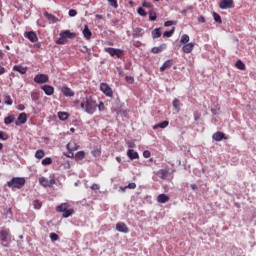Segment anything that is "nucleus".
I'll use <instances>...</instances> for the list:
<instances>
[{
  "mask_svg": "<svg viewBox=\"0 0 256 256\" xmlns=\"http://www.w3.org/2000/svg\"><path fill=\"white\" fill-rule=\"evenodd\" d=\"M125 80L127 81V83H129L130 85H133V83H135V78H133L132 76H126Z\"/></svg>",
  "mask_w": 256,
  "mask_h": 256,
  "instance_id": "nucleus-50",
  "label": "nucleus"
},
{
  "mask_svg": "<svg viewBox=\"0 0 256 256\" xmlns=\"http://www.w3.org/2000/svg\"><path fill=\"white\" fill-rule=\"evenodd\" d=\"M198 23H205V17L204 16H199L198 17Z\"/></svg>",
  "mask_w": 256,
  "mask_h": 256,
  "instance_id": "nucleus-59",
  "label": "nucleus"
},
{
  "mask_svg": "<svg viewBox=\"0 0 256 256\" xmlns=\"http://www.w3.org/2000/svg\"><path fill=\"white\" fill-rule=\"evenodd\" d=\"M143 35H145V31L142 28L136 27L133 29V37H143Z\"/></svg>",
  "mask_w": 256,
  "mask_h": 256,
  "instance_id": "nucleus-16",
  "label": "nucleus"
},
{
  "mask_svg": "<svg viewBox=\"0 0 256 256\" xmlns=\"http://www.w3.org/2000/svg\"><path fill=\"white\" fill-rule=\"evenodd\" d=\"M167 127H169V121L165 120V121H163V122H161V123H159V124L154 125V126H153V129H154V130H155V129H165V128H167Z\"/></svg>",
  "mask_w": 256,
  "mask_h": 256,
  "instance_id": "nucleus-23",
  "label": "nucleus"
},
{
  "mask_svg": "<svg viewBox=\"0 0 256 256\" xmlns=\"http://www.w3.org/2000/svg\"><path fill=\"white\" fill-rule=\"evenodd\" d=\"M108 3L111 7H114V9H117L119 5L117 4V0H108Z\"/></svg>",
  "mask_w": 256,
  "mask_h": 256,
  "instance_id": "nucleus-44",
  "label": "nucleus"
},
{
  "mask_svg": "<svg viewBox=\"0 0 256 256\" xmlns=\"http://www.w3.org/2000/svg\"><path fill=\"white\" fill-rule=\"evenodd\" d=\"M163 49H167V44H161L159 47H153L151 51L154 54H158L161 53Z\"/></svg>",
  "mask_w": 256,
  "mask_h": 256,
  "instance_id": "nucleus-24",
  "label": "nucleus"
},
{
  "mask_svg": "<svg viewBox=\"0 0 256 256\" xmlns=\"http://www.w3.org/2000/svg\"><path fill=\"white\" fill-rule=\"evenodd\" d=\"M213 17L216 23H219V24L223 23V20L221 19V16L218 13L213 12Z\"/></svg>",
  "mask_w": 256,
  "mask_h": 256,
  "instance_id": "nucleus-36",
  "label": "nucleus"
},
{
  "mask_svg": "<svg viewBox=\"0 0 256 256\" xmlns=\"http://www.w3.org/2000/svg\"><path fill=\"white\" fill-rule=\"evenodd\" d=\"M48 81H49V75H46V74H38L34 77L35 83L43 84V83H47Z\"/></svg>",
  "mask_w": 256,
  "mask_h": 256,
  "instance_id": "nucleus-7",
  "label": "nucleus"
},
{
  "mask_svg": "<svg viewBox=\"0 0 256 256\" xmlns=\"http://www.w3.org/2000/svg\"><path fill=\"white\" fill-rule=\"evenodd\" d=\"M116 231H119V233H129V227L124 222H118L116 224Z\"/></svg>",
  "mask_w": 256,
  "mask_h": 256,
  "instance_id": "nucleus-10",
  "label": "nucleus"
},
{
  "mask_svg": "<svg viewBox=\"0 0 256 256\" xmlns=\"http://www.w3.org/2000/svg\"><path fill=\"white\" fill-rule=\"evenodd\" d=\"M195 47V43L193 42H190V43H187L183 46L182 48V51L184 53H191V51H193V48Z\"/></svg>",
  "mask_w": 256,
  "mask_h": 256,
  "instance_id": "nucleus-15",
  "label": "nucleus"
},
{
  "mask_svg": "<svg viewBox=\"0 0 256 256\" xmlns=\"http://www.w3.org/2000/svg\"><path fill=\"white\" fill-rule=\"evenodd\" d=\"M105 53H109L111 57H117V59H121L123 57V50L122 49H116L113 47H108L104 49Z\"/></svg>",
  "mask_w": 256,
  "mask_h": 256,
  "instance_id": "nucleus-3",
  "label": "nucleus"
},
{
  "mask_svg": "<svg viewBox=\"0 0 256 256\" xmlns=\"http://www.w3.org/2000/svg\"><path fill=\"white\" fill-rule=\"evenodd\" d=\"M172 105L174 107V109H176L177 113H179V111H181V106L183 104H181V102L179 101V99L175 98L172 102Z\"/></svg>",
  "mask_w": 256,
  "mask_h": 256,
  "instance_id": "nucleus-25",
  "label": "nucleus"
},
{
  "mask_svg": "<svg viewBox=\"0 0 256 256\" xmlns=\"http://www.w3.org/2000/svg\"><path fill=\"white\" fill-rule=\"evenodd\" d=\"M15 121V116L14 115H9L4 119L5 125H11Z\"/></svg>",
  "mask_w": 256,
  "mask_h": 256,
  "instance_id": "nucleus-31",
  "label": "nucleus"
},
{
  "mask_svg": "<svg viewBox=\"0 0 256 256\" xmlns=\"http://www.w3.org/2000/svg\"><path fill=\"white\" fill-rule=\"evenodd\" d=\"M60 37H64L66 39H73V37H76L75 33H71V31L66 30L60 33Z\"/></svg>",
  "mask_w": 256,
  "mask_h": 256,
  "instance_id": "nucleus-21",
  "label": "nucleus"
},
{
  "mask_svg": "<svg viewBox=\"0 0 256 256\" xmlns=\"http://www.w3.org/2000/svg\"><path fill=\"white\" fill-rule=\"evenodd\" d=\"M158 203H169V196L166 194H159L157 197Z\"/></svg>",
  "mask_w": 256,
  "mask_h": 256,
  "instance_id": "nucleus-22",
  "label": "nucleus"
},
{
  "mask_svg": "<svg viewBox=\"0 0 256 256\" xmlns=\"http://www.w3.org/2000/svg\"><path fill=\"white\" fill-rule=\"evenodd\" d=\"M36 159H43L45 157V151L43 150H37L35 153Z\"/></svg>",
  "mask_w": 256,
  "mask_h": 256,
  "instance_id": "nucleus-34",
  "label": "nucleus"
},
{
  "mask_svg": "<svg viewBox=\"0 0 256 256\" xmlns=\"http://www.w3.org/2000/svg\"><path fill=\"white\" fill-rule=\"evenodd\" d=\"M4 103L5 105H13V100L11 99V96H5Z\"/></svg>",
  "mask_w": 256,
  "mask_h": 256,
  "instance_id": "nucleus-41",
  "label": "nucleus"
},
{
  "mask_svg": "<svg viewBox=\"0 0 256 256\" xmlns=\"http://www.w3.org/2000/svg\"><path fill=\"white\" fill-rule=\"evenodd\" d=\"M39 183L42 185V187H53V185L56 183L55 176H50V180L45 177H40Z\"/></svg>",
  "mask_w": 256,
  "mask_h": 256,
  "instance_id": "nucleus-4",
  "label": "nucleus"
},
{
  "mask_svg": "<svg viewBox=\"0 0 256 256\" xmlns=\"http://www.w3.org/2000/svg\"><path fill=\"white\" fill-rule=\"evenodd\" d=\"M13 71H17L21 75H25V73H27V67H23L22 65H15L13 67Z\"/></svg>",
  "mask_w": 256,
  "mask_h": 256,
  "instance_id": "nucleus-17",
  "label": "nucleus"
},
{
  "mask_svg": "<svg viewBox=\"0 0 256 256\" xmlns=\"http://www.w3.org/2000/svg\"><path fill=\"white\" fill-rule=\"evenodd\" d=\"M73 145H75V143H68L67 144L68 151H77V147H75Z\"/></svg>",
  "mask_w": 256,
  "mask_h": 256,
  "instance_id": "nucleus-46",
  "label": "nucleus"
},
{
  "mask_svg": "<svg viewBox=\"0 0 256 256\" xmlns=\"http://www.w3.org/2000/svg\"><path fill=\"white\" fill-rule=\"evenodd\" d=\"M69 17H75L77 15V10L71 9L68 12Z\"/></svg>",
  "mask_w": 256,
  "mask_h": 256,
  "instance_id": "nucleus-54",
  "label": "nucleus"
},
{
  "mask_svg": "<svg viewBox=\"0 0 256 256\" xmlns=\"http://www.w3.org/2000/svg\"><path fill=\"white\" fill-rule=\"evenodd\" d=\"M149 19L150 21H157V13H155V10H149Z\"/></svg>",
  "mask_w": 256,
  "mask_h": 256,
  "instance_id": "nucleus-32",
  "label": "nucleus"
},
{
  "mask_svg": "<svg viewBox=\"0 0 256 256\" xmlns=\"http://www.w3.org/2000/svg\"><path fill=\"white\" fill-rule=\"evenodd\" d=\"M212 139L214 141H223V139H227V136L223 132H216L212 135Z\"/></svg>",
  "mask_w": 256,
  "mask_h": 256,
  "instance_id": "nucleus-13",
  "label": "nucleus"
},
{
  "mask_svg": "<svg viewBox=\"0 0 256 256\" xmlns=\"http://www.w3.org/2000/svg\"><path fill=\"white\" fill-rule=\"evenodd\" d=\"M4 215L6 216V219H13V212L11 208L4 210Z\"/></svg>",
  "mask_w": 256,
  "mask_h": 256,
  "instance_id": "nucleus-33",
  "label": "nucleus"
},
{
  "mask_svg": "<svg viewBox=\"0 0 256 256\" xmlns=\"http://www.w3.org/2000/svg\"><path fill=\"white\" fill-rule=\"evenodd\" d=\"M66 209H69V205L67 203H64L60 206H57L56 211H58V213H64Z\"/></svg>",
  "mask_w": 256,
  "mask_h": 256,
  "instance_id": "nucleus-28",
  "label": "nucleus"
},
{
  "mask_svg": "<svg viewBox=\"0 0 256 256\" xmlns=\"http://www.w3.org/2000/svg\"><path fill=\"white\" fill-rule=\"evenodd\" d=\"M27 123V114L25 112H22L19 114L17 120L15 121L16 127H19V125H25Z\"/></svg>",
  "mask_w": 256,
  "mask_h": 256,
  "instance_id": "nucleus-8",
  "label": "nucleus"
},
{
  "mask_svg": "<svg viewBox=\"0 0 256 256\" xmlns=\"http://www.w3.org/2000/svg\"><path fill=\"white\" fill-rule=\"evenodd\" d=\"M159 173H160V177H161V179H166L167 178V175H169V170H165V169H161L160 171H159Z\"/></svg>",
  "mask_w": 256,
  "mask_h": 256,
  "instance_id": "nucleus-38",
  "label": "nucleus"
},
{
  "mask_svg": "<svg viewBox=\"0 0 256 256\" xmlns=\"http://www.w3.org/2000/svg\"><path fill=\"white\" fill-rule=\"evenodd\" d=\"M153 39H159L161 37V28H156L152 31Z\"/></svg>",
  "mask_w": 256,
  "mask_h": 256,
  "instance_id": "nucleus-30",
  "label": "nucleus"
},
{
  "mask_svg": "<svg viewBox=\"0 0 256 256\" xmlns=\"http://www.w3.org/2000/svg\"><path fill=\"white\" fill-rule=\"evenodd\" d=\"M53 163V160L49 157L42 160V165H51Z\"/></svg>",
  "mask_w": 256,
  "mask_h": 256,
  "instance_id": "nucleus-43",
  "label": "nucleus"
},
{
  "mask_svg": "<svg viewBox=\"0 0 256 256\" xmlns=\"http://www.w3.org/2000/svg\"><path fill=\"white\" fill-rule=\"evenodd\" d=\"M191 189H193V191H195L197 189V186L195 184H191Z\"/></svg>",
  "mask_w": 256,
  "mask_h": 256,
  "instance_id": "nucleus-64",
  "label": "nucleus"
},
{
  "mask_svg": "<svg viewBox=\"0 0 256 256\" xmlns=\"http://www.w3.org/2000/svg\"><path fill=\"white\" fill-rule=\"evenodd\" d=\"M235 7V1L233 0H221L219 3L220 9H233Z\"/></svg>",
  "mask_w": 256,
  "mask_h": 256,
  "instance_id": "nucleus-6",
  "label": "nucleus"
},
{
  "mask_svg": "<svg viewBox=\"0 0 256 256\" xmlns=\"http://www.w3.org/2000/svg\"><path fill=\"white\" fill-rule=\"evenodd\" d=\"M24 37H26V39H29V41H31V43H37V41H39L37 34L33 31L25 32Z\"/></svg>",
  "mask_w": 256,
  "mask_h": 256,
  "instance_id": "nucleus-9",
  "label": "nucleus"
},
{
  "mask_svg": "<svg viewBox=\"0 0 256 256\" xmlns=\"http://www.w3.org/2000/svg\"><path fill=\"white\" fill-rule=\"evenodd\" d=\"M173 66V59L167 60L163 63V65L160 67V71L163 72L166 69H169V67Z\"/></svg>",
  "mask_w": 256,
  "mask_h": 256,
  "instance_id": "nucleus-20",
  "label": "nucleus"
},
{
  "mask_svg": "<svg viewBox=\"0 0 256 256\" xmlns=\"http://www.w3.org/2000/svg\"><path fill=\"white\" fill-rule=\"evenodd\" d=\"M45 17L49 20V21H55V17L53 16V14H49V12L45 13Z\"/></svg>",
  "mask_w": 256,
  "mask_h": 256,
  "instance_id": "nucleus-53",
  "label": "nucleus"
},
{
  "mask_svg": "<svg viewBox=\"0 0 256 256\" xmlns=\"http://www.w3.org/2000/svg\"><path fill=\"white\" fill-rule=\"evenodd\" d=\"M171 25H177V21L168 20L164 23V27H171Z\"/></svg>",
  "mask_w": 256,
  "mask_h": 256,
  "instance_id": "nucleus-51",
  "label": "nucleus"
},
{
  "mask_svg": "<svg viewBox=\"0 0 256 256\" xmlns=\"http://www.w3.org/2000/svg\"><path fill=\"white\" fill-rule=\"evenodd\" d=\"M19 111H23L25 109V106L23 104H20L18 106Z\"/></svg>",
  "mask_w": 256,
  "mask_h": 256,
  "instance_id": "nucleus-61",
  "label": "nucleus"
},
{
  "mask_svg": "<svg viewBox=\"0 0 256 256\" xmlns=\"http://www.w3.org/2000/svg\"><path fill=\"white\" fill-rule=\"evenodd\" d=\"M82 33H83L85 39H87V40L91 39V36L93 35V33H91V30L89 29L88 25L84 26Z\"/></svg>",
  "mask_w": 256,
  "mask_h": 256,
  "instance_id": "nucleus-18",
  "label": "nucleus"
},
{
  "mask_svg": "<svg viewBox=\"0 0 256 256\" xmlns=\"http://www.w3.org/2000/svg\"><path fill=\"white\" fill-rule=\"evenodd\" d=\"M235 67H236L237 69H239L240 71H245V69H246L245 63H243L241 60H238V61L235 63Z\"/></svg>",
  "mask_w": 256,
  "mask_h": 256,
  "instance_id": "nucleus-29",
  "label": "nucleus"
},
{
  "mask_svg": "<svg viewBox=\"0 0 256 256\" xmlns=\"http://www.w3.org/2000/svg\"><path fill=\"white\" fill-rule=\"evenodd\" d=\"M128 147H129V149H133V147H134L133 142H128Z\"/></svg>",
  "mask_w": 256,
  "mask_h": 256,
  "instance_id": "nucleus-62",
  "label": "nucleus"
},
{
  "mask_svg": "<svg viewBox=\"0 0 256 256\" xmlns=\"http://www.w3.org/2000/svg\"><path fill=\"white\" fill-rule=\"evenodd\" d=\"M61 93L64 95V97H75V92H73V90L67 86H63L61 88Z\"/></svg>",
  "mask_w": 256,
  "mask_h": 256,
  "instance_id": "nucleus-11",
  "label": "nucleus"
},
{
  "mask_svg": "<svg viewBox=\"0 0 256 256\" xmlns=\"http://www.w3.org/2000/svg\"><path fill=\"white\" fill-rule=\"evenodd\" d=\"M76 158L77 159H85V152L84 151H79L76 153Z\"/></svg>",
  "mask_w": 256,
  "mask_h": 256,
  "instance_id": "nucleus-49",
  "label": "nucleus"
},
{
  "mask_svg": "<svg viewBox=\"0 0 256 256\" xmlns=\"http://www.w3.org/2000/svg\"><path fill=\"white\" fill-rule=\"evenodd\" d=\"M41 89H43L45 95H53L55 93V88L51 85H43Z\"/></svg>",
  "mask_w": 256,
  "mask_h": 256,
  "instance_id": "nucleus-12",
  "label": "nucleus"
},
{
  "mask_svg": "<svg viewBox=\"0 0 256 256\" xmlns=\"http://www.w3.org/2000/svg\"><path fill=\"white\" fill-rule=\"evenodd\" d=\"M180 43H182L183 45L189 43V35L183 34L181 39H180Z\"/></svg>",
  "mask_w": 256,
  "mask_h": 256,
  "instance_id": "nucleus-35",
  "label": "nucleus"
},
{
  "mask_svg": "<svg viewBox=\"0 0 256 256\" xmlns=\"http://www.w3.org/2000/svg\"><path fill=\"white\" fill-rule=\"evenodd\" d=\"M100 91L106 95V97H113V90L111 89V86L107 83H101L100 84Z\"/></svg>",
  "mask_w": 256,
  "mask_h": 256,
  "instance_id": "nucleus-5",
  "label": "nucleus"
},
{
  "mask_svg": "<svg viewBox=\"0 0 256 256\" xmlns=\"http://www.w3.org/2000/svg\"><path fill=\"white\" fill-rule=\"evenodd\" d=\"M143 157H144L145 159H149V157H151V151L145 150V151L143 152Z\"/></svg>",
  "mask_w": 256,
  "mask_h": 256,
  "instance_id": "nucleus-55",
  "label": "nucleus"
},
{
  "mask_svg": "<svg viewBox=\"0 0 256 256\" xmlns=\"http://www.w3.org/2000/svg\"><path fill=\"white\" fill-rule=\"evenodd\" d=\"M33 207H34V209H41L42 204L39 200H34L33 201Z\"/></svg>",
  "mask_w": 256,
  "mask_h": 256,
  "instance_id": "nucleus-42",
  "label": "nucleus"
},
{
  "mask_svg": "<svg viewBox=\"0 0 256 256\" xmlns=\"http://www.w3.org/2000/svg\"><path fill=\"white\" fill-rule=\"evenodd\" d=\"M138 15H141V17H147V12L142 7L137 9Z\"/></svg>",
  "mask_w": 256,
  "mask_h": 256,
  "instance_id": "nucleus-40",
  "label": "nucleus"
},
{
  "mask_svg": "<svg viewBox=\"0 0 256 256\" xmlns=\"http://www.w3.org/2000/svg\"><path fill=\"white\" fill-rule=\"evenodd\" d=\"M96 19H103V15H101V14H96Z\"/></svg>",
  "mask_w": 256,
  "mask_h": 256,
  "instance_id": "nucleus-63",
  "label": "nucleus"
},
{
  "mask_svg": "<svg viewBox=\"0 0 256 256\" xmlns=\"http://www.w3.org/2000/svg\"><path fill=\"white\" fill-rule=\"evenodd\" d=\"M5 72H6L5 67L0 66V75H4Z\"/></svg>",
  "mask_w": 256,
  "mask_h": 256,
  "instance_id": "nucleus-60",
  "label": "nucleus"
},
{
  "mask_svg": "<svg viewBox=\"0 0 256 256\" xmlns=\"http://www.w3.org/2000/svg\"><path fill=\"white\" fill-rule=\"evenodd\" d=\"M127 188H128V189H136V188H137V184H135V182L129 183V184L127 185Z\"/></svg>",
  "mask_w": 256,
  "mask_h": 256,
  "instance_id": "nucleus-58",
  "label": "nucleus"
},
{
  "mask_svg": "<svg viewBox=\"0 0 256 256\" xmlns=\"http://www.w3.org/2000/svg\"><path fill=\"white\" fill-rule=\"evenodd\" d=\"M75 213L74 209H66L64 212H62V217L64 219H67V217H71V215H73Z\"/></svg>",
  "mask_w": 256,
  "mask_h": 256,
  "instance_id": "nucleus-26",
  "label": "nucleus"
},
{
  "mask_svg": "<svg viewBox=\"0 0 256 256\" xmlns=\"http://www.w3.org/2000/svg\"><path fill=\"white\" fill-rule=\"evenodd\" d=\"M93 157H101V149H95L92 151Z\"/></svg>",
  "mask_w": 256,
  "mask_h": 256,
  "instance_id": "nucleus-48",
  "label": "nucleus"
},
{
  "mask_svg": "<svg viewBox=\"0 0 256 256\" xmlns=\"http://www.w3.org/2000/svg\"><path fill=\"white\" fill-rule=\"evenodd\" d=\"M142 7H146L147 9H152L153 8V4H151V2H147V1H143L142 3Z\"/></svg>",
  "mask_w": 256,
  "mask_h": 256,
  "instance_id": "nucleus-47",
  "label": "nucleus"
},
{
  "mask_svg": "<svg viewBox=\"0 0 256 256\" xmlns=\"http://www.w3.org/2000/svg\"><path fill=\"white\" fill-rule=\"evenodd\" d=\"M58 119H60V121H67V119H69V113L58 112Z\"/></svg>",
  "mask_w": 256,
  "mask_h": 256,
  "instance_id": "nucleus-27",
  "label": "nucleus"
},
{
  "mask_svg": "<svg viewBox=\"0 0 256 256\" xmlns=\"http://www.w3.org/2000/svg\"><path fill=\"white\" fill-rule=\"evenodd\" d=\"M7 237H9V230H1L0 231V241H2V243H5L7 241Z\"/></svg>",
  "mask_w": 256,
  "mask_h": 256,
  "instance_id": "nucleus-19",
  "label": "nucleus"
},
{
  "mask_svg": "<svg viewBox=\"0 0 256 256\" xmlns=\"http://www.w3.org/2000/svg\"><path fill=\"white\" fill-rule=\"evenodd\" d=\"M97 107H98L99 111L105 110V104L103 102H100L99 104H97Z\"/></svg>",
  "mask_w": 256,
  "mask_h": 256,
  "instance_id": "nucleus-57",
  "label": "nucleus"
},
{
  "mask_svg": "<svg viewBox=\"0 0 256 256\" xmlns=\"http://www.w3.org/2000/svg\"><path fill=\"white\" fill-rule=\"evenodd\" d=\"M90 189H92V191H99V189H101V186H99V184H93Z\"/></svg>",
  "mask_w": 256,
  "mask_h": 256,
  "instance_id": "nucleus-56",
  "label": "nucleus"
},
{
  "mask_svg": "<svg viewBox=\"0 0 256 256\" xmlns=\"http://www.w3.org/2000/svg\"><path fill=\"white\" fill-rule=\"evenodd\" d=\"M25 185V178H12L11 181L7 182V186L10 189H21Z\"/></svg>",
  "mask_w": 256,
  "mask_h": 256,
  "instance_id": "nucleus-2",
  "label": "nucleus"
},
{
  "mask_svg": "<svg viewBox=\"0 0 256 256\" xmlns=\"http://www.w3.org/2000/svg\"><path fill=\"white\" fill-rule=\"evenodd\" d=\"M127 157H129V159H131V161H133L134 159H139V153H137L133 149H128Z\"/></svg>",
  "mask_w": 256,
  "mask_h": 256,
  "instance_id": "nucleus-14",
  "label": "nucleus"
},
{
  "mask_svg": "<svg viewBox=\"0 0 256 256\" xmlns=\"http://www.w3.org/2000/svg\"><path fill=\"white\" fill-rule=\"evenodd\" d=\"M174 33H175V27H173L170 31H165L163 33V37H172Z\"/></svg>",
  "mask_w": 256,
  "mask_h": 256,
  "instance_id": "nucleus-37",
  "label": "nucleus"
},
{
  "mask_svg": "<svg viewBox=\"0 0 256 256\" xmlns=\"http://www.w3.org/2000/svg\"><path fill=\"white\" fill-rule=\"evenodd\" d=\"M80 107L85 111V113H88V115H93V113L97 111V101L93 100V97L88 96L83 99Z\"/></svg>",
  "mask_w": 256,
  "mask_h": 256,
  "instance_id": "nucleus-1",
  "label": "nucleus"
},
{
  "mask_svg": "<svg viewBox=\"0 0 256 256\" xmlns=\"http://www.w3.org/2000/svg\"><path fill=\"white\" fill-rule=\"evenodd\" d=\"M0 139H2V141H7V139H9V135L3 131H0Z\"/></svg>",
  "mask_w": 256,
  "mask_h": 256,
  "instance_id": "nucleus-45",
  "label": "nucleus"
},
{
  "mask_svg": "<svg viewBox=\"0 0 256 256\" xmlns=\"http://www.w3.org/2000/svg\"><path fill=\"white\" fill-rule=\"evenodd\" d=\"M50 239L51 241L55 242L59 239V235H57L56 233H50Z\"/></svg>",
  "mask_w": 256,
  "mask_h": 256,
  "instance_id": "nucleus-52",
  "label": "nucleus"
},
{
  "mask_svg": "<svg viewBox=\"0 0 256 256\" xmlns=\"http://www.w3.org/2000/svg\"><path fill=\"white\" fill-rule=\"evenodd\" d=\"M67 38L64 36H60V38L56 41L57 45H65Z\"/></svg>",
  "mask_w": 256,
  "mask_h": 256,
  "instance_id": "nucleus-39",
  "label": "nucleus"
}]
</instances>
